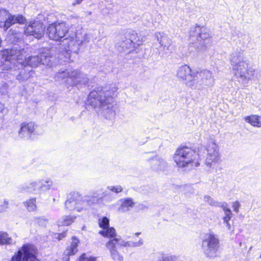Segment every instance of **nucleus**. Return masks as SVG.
<instances>
[{"mask_svg": "<svg viewBox=\"0 0 261 261\" xmlns=\"http://www.w3.org/2000/svg\"><path fill=\"white\" fill-rule=\"evenodd\" d=\"M66 40L70 41L69 46L80 45L83 42V40L80 38V35L75 32L70 34L68 37L66 38Z\"/></svg>", "mask_w": 261, "mask_h": 261, "instance_id": "nucleus-25", "label": "nucleus"}, {"mask_svg": "<svg viewBox=\"0 0 261 261\" xmlns=\"http://www.w3.org/2000/svg\"><path fill=\"white\" fill-rule=\"evenodd\" d=\"M196 71H193L187 64L179 66L176 70V76L187 86L195 89L198 88Z\"/></svg>", "mask_w": 261, "mask_h": 261, "instance_id": "nucleus-5", "label": "nucleus"}, {"mask_svg": "<svg viewBox=\"0 0 261 261\" xmlns=\"http://www.w3.org/2000/svg\"><path fill=\"white\" fill-rule=\"evenodd\" d=\"M40 64H42L43 65H45L46 66H48L50 62V57L46 56L44 54L40 55Z\"/></svg>", "mask_w": 261, "mask_h": 261, "instance_id": "nucleus-37", "label": "nucleus"}, {"mask_svg": "<svg viewBox=\"0 0 261 261\" xmlns=\"http://www.w3.org/2000/svg\"><path fill=\"white\" fill-rule=\"evenodd\" d=\"M134 35H132V36L129 39H127L125 41L122 43L121 45L123 47H125L126 48H130L131 47H134L135 45L136 44L134 40Z\"/></svg>", "mask_w": 261, "mask_h": 261, "instance_id": "nucleus-35", "label": "nucleus"}, {"mask_svg": "<svg viewBox=\"0 0 261 261\" xmlns=\"http://www.w3.org/2000/svg\"><path fill=\"white\" fill-rule=\"evenodd\" d=\"M120 241L119 238L111 239L106 245V247L109 250L112 259L114 261H123V257L118 252L116 244Z\"/></svg>", "mask_w": 261, "mask_h": 261, "instance_id": "nucleus-14", "label": "nucleus"}, {"mask_svg": "<svg viewBox=\"0 0 261 261\" xmlns=\"http://www.w3.org/2000/svg\"><path fill=\"white\" fill-rule=\"evenodd\" d=\"M79 261H96L95 257L87 255L85 254H83L80 258Z\"/></svg>", "mask_w": 261, "mask_h": 261, "instance_id": "nucleus-38", "label": "nucleus"}, {"mask_svg": "<svg viewBox=\"0 0 261 261\" xmlns=\"http://www.w3.org/2000/svg\"><path fill=\"white\" fill-rule=\"evenodd\" d=\"M83 0H75L72 3V5L75 6L77 4H80Z\"/></svg>", "mask_w": 261, "mask_h": 261, "instance_id": "nucleus-44", "label": "nucleus"}, {"mask_svg": "<svg viewBox=\"0 0 261 261\" xmlns=\"http://www.w3.org/2000/svg\"><path fill=\"white\" fill-rule=\"evenodd\" d=\"M25 246H33L31 244H25L20 249H19L18 252L12 256L11 261H21L23 260V258H22V256L23 255V257L25 255V251L27 250L26 248H24Z\"/></svg>", "mask_w": 261, "mask_h": 261, "instance_id": "nucleus-29", "label": "nucleus"}, {"mask_svg": "<svg viewBox=\"0 0 261 261\" xmlns=\"http://www.w3.org/2000/svg\"><path fill=\"white\" fill-rule=\"evenodd\" d=\"M108 189L110 190L115 192L116 193H118L122 191V188L120 186H109L108 187Z\"/></svg>", "mask_w": 261, "mask_h": 261, "instance_id": "nucleus-40", "label": "nucleus"}, {"mask_svg": "<svg viewBox=\"0 0 261 261\" xmlns=\"http://www.w3.org/2000/svg\"><path fill=\"white\" fill-rule=\"evenodd\" d=\"M45 27L42 22L34 21L30 22L25 28V34L28 35H32L35 38H41L44 32Z\"/></svg>", "mask_w": 261, "mask_h": 261, "instance_id": "nucleus-13", "label": "nucleus"}, {"mask_svg": "<svg viewBox=\"0 0 261 261\" xmlns=\"http://www.w3.org/2000/svg\"><path fill=\"white\" fill-rule=\"evenodd\" d=\"M12 243V239L7 232L0 231V245H11Z\"/></svg>", "mask_w": 261, "mask_h": 261, "instance_id": "nucleus-30", "label": "nucleus"}, {"mask_svg": "<svg viewBox=\"0 0 261 261\" xmlns=\"http://www.w3.org/2000/svg\"><path fill=\"white\" fill-rule=\"evenodd\" d=\"M140 233H141L140 232H137V233H135V235H136V236H138V235H139Z\"/></svg>", "mask_w": 261, "mask_h": 261, "instance_id": "nucleus-48", "label": "nucleus"}, {"mask_svg": "<svg viewBox=\"0 0 261 261\" xmlns=\"http://www.w3.org/2000/svg\"><path fill=\"white\" fill-rule=\"evenodd\" d=\"M6 56L2 61H5L4 64V69L6 70L15 71L16 68L22 67L24 59L25 58V51L24 49H18L15 48L6 50L0 54V57Z\"/></svg>", "mask_w": 261, "mask_h": 261, "instance_id": "nucleus-2", "label": "nucleus"}, {"mask_svg": "<svg viewBox=\"0 0 261 261\" xmlns=\"http://www.w3.org/2000/svg\"><path fill=\"white\" fill-rule=\"evenodd\" d=\"M204 201L211 205L215 206L217 204V202L209 196H205Z\"/></svg>", "mask_w": 261, "mask_h": 261, "instance_id": "nucleus-39", "label": "nucleus"}, {"mask_svg": "<svg viewBox=\"0 0 261 261\" xmlns=\"http://www.w3.org/2000/svg\"><path fill=\"white\" fill-rule=\"evenodd\" d=\"M222 207L225 213V216L223 217V221L224 222L226 223L228 228L229 229L230 225L228 223V221L231 217L232 213L230 210L229 208H227L226 206L223 205Z\"/></svg>", "mask_w": 261, "mask_h": 261, "instance_id": "nucleus-33", "label": "nucleus"}, {"mask_svg": "<svg viewBox=\"0 0 261 261\" xmlns=\"http://www.w3.org/2000/svg\"><path fill=\"white\" fill-rule=\"evenodd\" d=\"M190 36L191 38H195L197 41L198 42L196 43V46L198 48L206 46L207 42L211 37L207 29L199 26L195 27L191 29Z\"/></svg>", "mask_w": 261, "mask_h": 261, "instance_id": "nucleus-11", "label": "nucleus"}, {"mask_svg": "<svg viewBox=\"0 0 261 261\" xmlns=\"http://www.w3.org/2000/svg\"><path fill=\"white\" fill-rule=\"evenodd\" d=\"M240 203L238 201H236L233 203V208L234 212H238L240 207Z\"/></svg>", "mask_w": 261, "mask_h": 261, "instance_id": "nucleus-42", "label": "nucleus"}, {"mask_svg": "<svg viewBox=\"0 0 261 261\" xmlns=\"http://www.w3.org/2000/svg\"><path fill=\"white\" fill-rule=\"evenodd\" d=\"M207 156L205 165L207 167L214 168L219 159V147L214 138H211L205 145Z\"/></svg>", "mask_w": 261, "mask_h": 261, "instance_id": "nucleus-7", "label": "nucleus"}, {"mask_svg": "<svg viewBox=\"0 0 261 261\" xmlns=\"http://www.w3.org/2000/svg\"><path fill=\"white\" fill-rule=\"evenodd\" d=\"M74 219L75 217H73L65 216L62 219L58 221V225L68 226L74 221Z\"/></svg>", "mask_w": 261, "mask_h": 261, "instance_id": "nucleus-34", "label": "nucleus"}, {"mask_svg": "<svg viewBox=\"0 0 261 261\" xmlns=\"http://www.w3.org/2000/svg\"><path fill=\"white\" fill-rule=\"evenodd\" d=\"M35 130V125L33 122L23 123L21 124L20 128L18 132L19 136L22 139H28Z\"/></svg>", "mask_w": 261, "mask_h": 261, "instance_id": "nucleus-15", "label": "nucleus"}, {"mask_svg": "<svg viewBox=\"0 0 261 261\" xmlns=\"http://www.w3.org/2000/svg\"><path fill=\"white\" fill-rule=\"evenodd\" d=\"M40 190H48L52 186V181L49 178L42 179L39 181Z\"/></svg>", "mask_w": 261, "mask_h": 261, "instance_id": "nucleus-31", "label": "nucleus"}, {"mask_svg": "<svg viewBox=\"0 0 261 261\" xmlns=\"http://www.w3.org/2000/svg\"><path fill=\"white\" fill-rule=\"evenodd\" d=\"M34 220L36 223H38L39 224H40V222L43 220V219L40 218H35Z\"/></svg>", "mask_w": 261, "mask_h": 261, "instance_id": "nucleus-45", "label": "nucleus"}, {"mask_svg": "<svg viewBox=\"0 0 261 261\" xmlns=\"http://www.w3.org/2000/svg\"><path fill=\"white\" fill-rule=\"evenodd\" d=\"M24 248L25 255L23 257L22 261H39L35 256L36 248L35 246H25Z\"/></svg>", "mask_w": 261, "mask_h": 261, "instance_id": "nucleus-18", "label": "nucleus"}, {"mask_svg": "<svg viewBox=\"0 0 261 261\" xmlns=\"http://www.w3.org/2000/svg\"><path fill=\"white\" fill-rule=\"evenodd\" d=\"M143 243V240L142 239H140L138 242H130L131 247H138L141 246Z\"/></svg>", "mask_w": 261, "mask_h": 261, "instance_id": "nucleus-41", "label": "nucleus"}, {"mask_svg": "<svg viewBox=\"0 0 261 261\" xmlns=\"http://www.w3.org/2000/svg\"><path fill=\"white\" fill-rule=\"evenodd\" d=\"M197 154L190 148L187 147L178 148L173 156V160L179 168L197 166Z\"/></svg>", "mask_w": 261, "mask_h": 261, "instance_id": "nucleus-4", "label": "nucleus"}, {"mask_svg": "<svg viewBox=\"0 0 261 261\" xmlns=\"http://www.w3.org/2000/svg\"><path fill=\"white\" fill-rule=\"evenodd\" d=\"M99 198L95 196H85L83 197L78 193L70 194L65 202V207L69 211L76 210L81 212L86 209L87 206L97 203Z\"/></svg>", "mask_w": 261, "mask_h": 261, "instance_id": "nucleus-3", "label": "nucleus"}, {"mask_svg": "<svg viewBox=\"0 0 261 261\" xmlns=\"http://www.w3.org/2000/svg\"><path fill=\"white\" fill-rule=\"evenodd\" d=\"M4 203L6 205H8V201L7 200H5L4 201Z\"/></svg>", "mask_w": 261, "mask_h": 261, "instance_id": "nucleus-47", "label": "nucleus"}, {"mask_svg": "<svg viewBox=\"0 0 261 261\" xmlns=\"http://www.w3.org/2000/svg\"><path fill=\"white\" fill-rule=\"evenodd\" d=\"M73 70L70 69H66L64 71H59L55 75V79L57 80L60 81L61 80H65L66 78L72 79L73 77Z\"/></svg>", "mask_w": 261, "mask_h": 261, "instance_id": "nucleus-26", "label": "nucleus"}, {"mask_svg": "<svg viewBox=\"0 0 261 261\" xmlns=\"http://www.w3.org/2000/svg\"><path fill=\"white\" fill-rule=\"evenodd\" d=\"M150 165L153 170H163L167 166V163L162 158L154 156L150 160Z\"/></svg>", "mask_w": 261, "mask_h": 261, "instance_id": "nucleus-17", "label": "nucleus"}, {"mask_svg": "<svg viewBox=\"0 0 261 261\" xmlns=\"http://www.w3.org/2000/svg\"><path fill=\"white\" fill-rule=\"evenodd\" d=\"M99 233L101 234L102 236L107 237V238H114V239L118 238L117 237L116 232L115 229L113 227H109L107 229L105 230H100ZM120 239V237H118Z\"/></svg>", "mask_w": 261, "mask_h": 261, "instance_id": "nucleus-28", "label": "nucleus"}, {"mask_svg": "<svg viewBox=\"0 0 261 261\" xmlns=\"http://www.w3.org/2000/svg\"><path fill=\"white\" fill-rule=\"evenodd\" d=\"M65 237V233H62L58 234V239L59 240H61L62 238Z\"/></svg>", "mask_w": 261, "mask_h": 261, "instance_id": "nucleus-43", "label": "nucleus"}, {"mask_svg": "<svg viewBox=\"0 0 261 261\" xmlns=\"http://www.w3.org/2000/svg\"><path fill=\"white\" fill-rule=\"evenodd\" d=\"M121 245L125 247H131V245H131L130 242H125L124 244H122Z\"/></svg>", "mask_w": 261, "mask_h": 261, "instance_id": "nucleus-46", "label": "nucleus"}, {"mask_svg": "<svg viewBox=\"0 0 261 261\" xmlns=\"http://www.w3.org/2000/svg\"><path fill=\"white\" fill-rule=\"evenodd\" d=\"M155 36L161 46L168 48L171 45V40L166 35H161L160 33H158L155 34Z\"/></svg>", "mask_w": 261, "mask_h": 261, "instance_id": "nucleus-20", "label": "nucleus"}, {"mask_svg": "<svg viewBox=\"0 0 261 261\" xmlns=\"http://www.w3.org/2000/svg\"><path fill=\"white\" fill-rule=\"evenodd\" d=\"M35 202L36 198H32L24 202V204L29 211L32 212L34 211L36 209Z\"/></svg>", "mask_w": 261, "mask_h": 261, "instance_id": "nucleus-32", "label": "nucleus"}, {"mask_svg": "<svg viewBox=\"0 0 261 261\" xmlns=\"http://www.w3.org/2000/svg\"><path fill=\"white\" fill-rule=\"evenodd\" d=\"M246 120L253 126L257 127H261V116L258 115H251L246 117Z\"/></svg>", "mask_w": 261, "mask_h": 261, "instance_id": "nucleus-23", "label": "nucleus"}, {"mask_svg": "<svg viewBox=\"0 0 261 261\" xmlns=\"http://www.w3.org/2000/svg\"><path fill=\"white\" fill-rule=\"evenodd\" d=\"M99 226L105 230L109 227V220L106 217L99 219Z\"/></svg>", "mask_w": 261, "mask_h": 261, "instance_id": "nucleus-36", "label": "nucleus"}, {"mask_svg": "<svg viewBox=\"0 0 261 261\" xmlns=\"http://www.w3.org/2000/svg\"><path fill=\"white\" fill-rule=\"evenodd\" d=\"M244 55L243 50L232 54L230 58L231 65L235 76L243 80L244 74Z\"/></svg>", "mask_w": 261, "mask_h": 261, "instance_id": "nucleus-8", "label": "nucleus"}, {"mask_svg": "<svg viewBox=\"0 0 261 261\" xmlns=\"http://www.w3.org/2000/svg\"><path fill=\"white\" fill-rule=\"evenodd\" d=\"M40 64V58L39 56H32L27 59H24L23 67L29 65L32 67H36Z\"/></svg>", "mask_w": 261, "mask_h": 261, "instance_id": "nucleus-27", "label": "nucleus"}, {"mask_svg": "<svg viewBox=\"0 0 261 261\" xmlns=\"http://www.w3.org/2000/svg\"><path fill=\"white\" fill-rule=\"evenodd\" d=\"M68 31V27L65 23H53L47 27L46 33L49 39L58 41L64 37Z\"/></svg>", "mask_w": 261, "mask_h": 261, "instance_id": "nucleus-10", "label": "nucleus"}, {"mask_svg": "<svg viewBox=\"0 0 261 261\" xmlns=\"http://www.w3.org/2000/svg\"><path fill=\"white\" fill-rule=\"evenodd\" d=\"M21 188L30 192H37L40 191L39 182L35 181L25 184Z\"/></svg>", "mask_w": 261, "mask_h": 261, "instance_id": "nucleus-24", "label": "nucleus"}, {"mask_svg": "<svg viewBox=\"0 0 261 261\" xmlns=\"http://www.w3.org/2000/svg\"><path fill=\"white\" fill-rule=\"evenodd\" d=\"M114 94L112 90H103L102 88L97 87L90 93L88 102L94 109H102L106 117L110 119L115 115L112 110Z\"/></svg>", "mask_w": 261, "mask_h": 261, "instance_id": "nucleus-1", "label": "nucleus"}, {"mask_svg": "<svg viewBox=\"0 0 261 261\" xmlns=\"http://www.w3.org/2000/svg\"><path fill=\"white\" fill-rule=\"evenodd\" d=\"M25 20L24 17L22 15H12L5 9L0 8V27L6 30L12 24L16 23L22 24Z\"/></svg>", "mask_w": 261, "mask_h": 261, "instance_id": "nucleus-9", "label": "nucleus"}, {"mask_svg": "<svg viewBox=\"0 0 261 261\" xmlns=\"http://www.w3.org/2000/svg\"><path fill=\"white\" fill-rule=\"evenodd\" d=\"M72 242L70 246H69L65 251L64 253L66 255H71L75 254L77 252V246L79 241L77 239L73 237Z\"/></svg>", "mask_w": 261, "mask_h": 261, "instance_id": "nucleus-19", "label": "nucleus"}, {"mask_svg": "<svg viewBox=\"0 0 261 261\" xmlns=\"http://www.w3.org/2000/svg\"><path fill=\"white\" fill-rule=\"evenodd\" d=\"M23 67H20L19 68H16V70L20 69L19 74L17 75V79L21 81L27 80L33 74L32 70H29Z\"/></svg>", "mask_w": 261, "mask_h": 261, "instance_id": "nucleus-21", "label": "nucleus"}, {"mask_svg": "<svg viewBox=\"0 0 261 261\" xmlns=\"http://www.w3.org/2000/svg\"><path fill=\"white\" fill-rule=\"evenodd\" d=\"M73 77H72L71 81L74 85L78 84H85L88 83V78L87 75L79 70H73Z\"/></svg>", "mask_w": 261, "mask_h": 261, "instance_id": "nucleus-16", "label": "nucleus"}, {"mask_svg": "<svg viewBox=\"0 0 261 261\" xmlns=\"http://www.w3.org/2000/svg\"><path fill=\"white\" fill-rule=\"evenodd\" d=\"M196 82L198 88L201 89L212 87L215 83V79L212 72L208 70H203L200 71H196Z\"/></svg>", "mask_w": 261, "mask_h": 261, "instance_id": "nucleus-12", "label": "nucleus"}, {"mask_svg": "<svg viewBox=\"0 0 261 261\" xmlns=\"http://www.w3.org/2000/svg\"><path fill=\"white\" fill-rule=\"evenodd\" d=\"M201 247L207 257H215L219 248V240L213 234L206 233L202 240Z\"/></svg>", "mask_w": 261, "mask_h": 261, "instance_id": "nucleus-6", "label": "nucleus"}, {"mask_svg": "<svg viewBox=\"0 0 261 261\" xmlns=\"http://www.w3.org/2000/svg\"><path fill=\"white\" fill-rule=\"evenodd\" d=\"M134 206V202L133 199L130 198H127L122 200L121 205L120 206L119 210L121 212H128L130 208L133 207Z\"/></svg>", "mask_w": 261, "mask_h": 261, "instance_id": "nucleus-22", "label": "nucleus"}]
</instances>
